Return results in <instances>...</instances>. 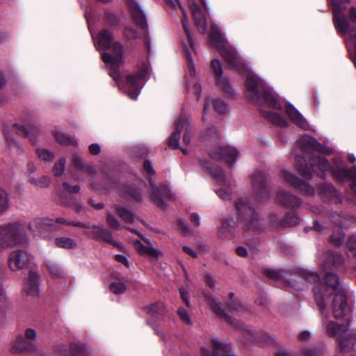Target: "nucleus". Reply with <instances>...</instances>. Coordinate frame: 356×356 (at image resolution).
Here are the masks:
<instances>
[{
	"instance_id": "5701e85b",
	"label": "nucleus",
	"mask_w": 356,
	"mask_h": 356,
	"mask_svg": "<svg viewBox=\"0 0 356 356\" xmlns=\"http://www.w3.org/2000/svg\"><path fill=\"white\" fill-rule=\"evenodd\" d=\"M278 202L286 207L296 208L300 206L301 200L296 195L285 191L280 192L277 195Z\"/></svg>"
},
{
	"instance_id": "b1692460",
	"label": "nucleus",
	"mask_w": 356,
	"mask_h": 356,
	"mask_svg": "<svg viewBox=\"0 0 356 356\" xmlns=\"http://www.w3.org/2000/svg\"><path fill=\"white\" fill-rule=\"evenodd\" d=\"M179 124H181V133L184 131L183 142L186 145L190 144L192 130L191 117L186 115H181Z\"/></svg>"
},
{
	"instance_id": "79ce46f5",
	"label": "nucleus",
	"mask_w": 356,
	"mask_h": 356,
	"mask_svg": "<svg viewBox=\"0 0 356 356\" xmlns=\"http://www.w3.org/2000/svg\"><path fill=\"white\" fill-rule=\"evenodd\" d=\"M29 181L31 184L40 188H46L49 186L50 184V179L46 176H40L38 177H30Z\"/></svg>"
},
{
	"instance_id": "49530a36",
	"label": "nucleus",
	"mask_w": 356,
	"mask_h": 356,
	"mask_svg": "<svg viewBox=\"0 0 356 356\" xmlns=\"http://www.w3.org/2000/svg\"><path fill=\"white\" fill-rule=\"evenodd\" d=\"M296 164L301 176L307 179H309L311 177V172L306 165L305 159L299 158V160H297L296 161Z\"/></svg>"
},
{
	"instance_id": "a18cd8bd",
	"label": "nucleus",
	"mask_w": 356,
	"mask_h": 356,
	"mask_svg": "<svg viewBox=\"0 0 356 356\" xmlns=\"http://www.w3.org/2000/svg\"><path fill=\"white\" fill-rule=\"evenodd\" d=\"M46 266L51 275L55 277H61L65 274L63 269L56 264L47 261Z\"/></svg>"
},
{
	"instance_id": "e2e57ef3",
	"label": "nucleus",
	"mask_w": 356,
	"mask_h": 356,
	"mask_svg": "<svg viewBox=\"0 0 356 356\" xmlns=\"http://www.w3.org/2000/svg\"><path fill=\"white\" fill-rule=\"evenodd\" d=\"M178 315L180 318V319L186 324H190L191 321L189 314H188L187 311L182 307H180L178 309Z\"/></svg>"
},
{
	"instance_id": "c85d7f7f",
	"label": "nucleus",
	"mask_w": 356,
	"mask_h": 356,
	"mask_svg": "<svg viewBox=\"0 0 356 356\" xmlns=\"http://www.w3.org/2000/svg\"><path fill=\"white\" fill-rule=\"evenodd\" d=\"M134 245L138 252L143 256H149L157 259L161 255L159 250L151 246H145L140 241H134Z\"/></svg>"
},
{
	"instance_id": "8fccbe9b",
	"label": "nucleus",
	"mask_w": 356,
	"mask_h": 356,
	"mask_svg": "<svg viewBox=\"0 0 356 356\" xmlns=\"http://www.w3.org/2000/svg\"><path fill=\"white\" fill-rule=\"evenodd\" d=\"M66 163V159L65 158H60L58 162H56L53 168L52 171L55 176H60L65 170Z\"/></svg>"
},
{
	"instance_id": "423d86ee",
	"label": "nucleus",
	"mask_w": 356,
	"mask_h": 356,
	"mask_svg": "<svg viewBox=\"0 0 356 356\" xmlns=\"http://www.w3.org/2000/svg\"><path fill=\"white\" fill-rule=\"evenodd\" d=\"M327 333L331 337H337L340 351L346 352L353 346L352 341L356 340V330H349L344 325L333 321L326 325Z\"/></svg>"
},
{
	"instance_id": "6e6d98bb",
	"label": "nucleus",
	"mask_w": 356,
	"mask_h": 356,
	"mask_svg": "<svg viewBox=\"0 0 356 356\" xmlns=\"http://www.w3.org/2000/svg\"><path fill=\"white\" fill-rule=\"evenodd\" d=\"M38 157L43 161H51L54 158V154L46 149H38L36 151Z\"/></svg>"
},
{
	"instance_id": "ea45409f",
	"label": "nucleus",
	"mask_w": 356,
	"mask_h": 356,
	"mask_svg": "<svg viewBox=\"0 0 356 356\" xmlns=\"http://www.w3.org/2000/svg\"><path fill=\"white\" fill-rule=\"evenodd\" d=\"M299 143L305 151H309L311 149L315 148L319 144L315 138L307 135L304 136Z\"/></svg>"
},
{
	"instance_id": "ddd939ff",
	"label": "nucleus",
	"mask_w": 356,
	"mask_h": 356,
	"mask_svg": "<svg viewBox=\"0 0 356 356\" xmlns=\"http://www.w3.org/2000/svg\"><path fill=\"white\" fill-rule=\"evenodd\" d=\"M219 52L227 63L240 72L246 68L244 60L238 55L235 49L229 44L221 47Z\"/></svg>"
},
{
	"instance_id": "6e6552de",
	"label": "nucleus",
	"mask_w": 356,
	"mask_h": 356,
	"mask_svg": "<svg viewBox=\"0 0 356 356\" xmlns=\"http://www.w3.org/2000/svg\"><path fill=\"white\" fill-rule=\"evenodd\" d=\"M199 163L203 169L207 170L217 181L225 188L216 191L217 195L222 200L227 201L231 199L232 190L229 188V183L227 181L225 175L220 168L213 167L211 162L205 159H200Z\"/></svg>"
},
{
	"instance_id": "69168bd1",
	"label": "nucleus",
	"mask_w": 356,
	"mask_h": 356,
	"mask_svg": "<svg viewBox=\"0 0 356 356\" xmlns=\"http://www.w3.org/2000/svg\"><path fill=\"white\" fill-rule=\"evenodd\" d=\"M347 245L348 248L354 252V254L356 255V236H352L349 238Z\"/></svg>"
},
{
	"instance_id": "a878e982",
	"label": "nucleus",
	"mask_w": 356,
	"mask_h": 356,
	"mask_svg": "<svg viewBox=\"0 0 356 356\" xmlns=\"http://www.w3.org/2000/svg\"><path fill=\"white\" fill-rule=\"evenodd\" d=\"M31 348V345L25 340L22 334L17 335L10 344V350L13 353L30 350Z\"/></svg>"
},
{
	"instance_id": "a211bd4d",
	"label": "nucleus",
	"mask_w": 356,
	"mask_h": 356,
	"mask_svg": "<svg viewBox=\"0 0 356 356\" xmlns=\"http://www.w3.org/2000/svg\"><path fill=\"white\" fill-rule=\"evenodd\" d=\"M149 184L152 188L151 197L152 200L159 207L164 208L165 203L163 197L170 200L171 195L170 194V191L165 187H162L161 188H157V186L152 183V179H149Z\"/></svg>"
},
{
	"instance_id": "20e7f679",
	"label": "nucleus",
	"mask_w": 356,
	"mask_h": 356,
	"mask_svg": "<svg viewBox=\"0 0 356 356\" xmlns=\"http://www.w3.org/2000/svg\"><path fill=\"white\" fill-rule=\"evenodd\" d=\"M204 298L208 305L213 312L219 317H222L225 320L234 327L241 329L246 337L247 342L250 343H268L270 341V337L264 332H254L250 328L241 325L237 321L233 319L224 312L222 309L221 303L218 302L211 293H205Z\"/></svg>"
},
{
	"instance_id": "4be33fe9",
	"label": "nucleus",
	"mask_w": 356,
	"mask_h": 356,
	"mask_svg": "<svg viewBox=\"0 0 356 356\" xmlns=\"http://www.w3.org/2000/svg\"><path fill=\"white\" fill-rule=\"evenodd\" d=\"M39 280L38 275L35 272L30 270L29 279L25 281L23 287L27 295L31 296H35L38 295Z\"/></svg>"
},
{
	"instance_id": "f3484780",
	"label": "nucleus",
	"mask_w": 356,
	"mask_h": 356,
	"mask_svg": "<svg viewBox=\"0 0 356 356\" xmlns=\"http://www.w3.org/2000/svg\"><path fill=\"white\" fill-rule=\"evenodd\" d=\"M282 177L286 181L298 188L305 194L312 195L314 193V189L312 186H311L307 182L301 181L298 177H296L290 172L284 170L282 172Z\"/></svg>"
},
{
	"instance_id": "5fc2aeb1",
	"label": "nucleus",
	"mask_w": 356,
	"mask_h": 356,
	"mask_svg": "<svg viewBox=\"0 0 356 356\" xmlns=\"http://www.w3.org/2000/svg\"><path fill=\"white\" fill-rule=\"evenodd\" d=\"M106 222L108 225L115 229H121L120 223L117 218L110 212L106 213Z\"/></svg>"
},
{
	"instance_id": "9b49d317",
	"label": "nucleus",
	"mask_w": 356,
	"mask_h": 356,
	"mask_svg": "<svg viewBox=\"0 0 356 356\" xmlns=\"http://www.w3.org/2000/svg\"><path fill=\"white\" fill-rule=\"evenodd\" d=\"M252 183L256 200L261 202L269 197L268 179L262 172H257L252 176Z\"/></svg>"
},
{
	"instance_id": "603ef678",
	"label": "nucleus",
	"mask_w": 356,
	"mask_h": 356,
	"mask_svg": "<svg viewBox=\"0 0 356 356\" xmlns=\"http://www.w3.org/2000/svg\"><path fill=\"white\" fill-rule=\"evenodd\" d=\"M109 289L115 294H121L125 291L126 286L122 282H116L111 283Z\"/></svg>"
},
{
	"instance_id": "680f3d73",
	"label": "nucleus",
	"mask_w": 356,
	"mask_h": 356,
	"mask_svg": "<svg viewBox=\"0 0 356 356\" xmlns=\"http://www.w3.org/2000/svg\"><path fill=\"white\" fill-rule=\"evenodd\" d=\"M320 190H321V193H323L325 195H331L333 193H336L333 185L332 184H328V183L321 185Z\"/></svg>"
},
{
	"instance_id": "a19ab883",
	"label": "nucleus",
	"mask_w": 356,
	"mask_h": 356,
	"mask_svg": "<svg viewBox=\"0 0 356 356\" xmlns=\"http://www.w3.org/2000/svg\"><path fill=\"white\" fill-rule=\"evenodd\" d=\"M72 165L79 170H86L90 172H92L93 168L91 166H86L81 159L78 154H73L71 159Z\"/></svg>"
},
{
	"instance_id": "0e129e2a",
	"label": "nucleus",
	"mask_w": 356,
	"mask_h": 356,
	"mask_svg": "<svg viewBox=\"0 0 356 356\" xmlns=\"http://www.w3.org/2000/svg\"><path fill=\"white\" fill-rule=\"evenodd\" d=\"M300 277L308 282H315L318 279V275L311 272H304L300 275Z\"/></svg>"
},
{
	"instance_id": "c756f323",
	"label": "nucleus",
	"mask_w": 356,
	"mask_h": 356,
	"mask_svg": "<svg viewBox=\"0 0 356 356\" xmlns=\"http://www.w3.org/2000/svg\"><path fill=\"white\" fill-rule=\"evenodd\" d=\"M313 171H321L323 174L326 171H330L331 166L328 161L323 156H314L310 161Z\"/></svg>"
},
{
	"instance_id": "9d476101",
	"label": "nucleus",
	"mask_w": 356,
	"mask_h": 356,
	"mask_svg": "<svg viewBox=\"0 0 356 356\" xmlns=\"http://www.w3.org/2000/svg\"><path fill=\"white\" fill-rule=\"evenodd\" d=\"M32 255L25 250H15L8 256L9 268L17 271L27 268L32 262Z\"/></svg>"
},
{
	"instance_id": "393cba45",
	"label": "nucleus",
	"mask_w": 356,
	"mask_h": 356,
	"mask_svg": "<svg viewBox=\"0 0 356 356\" xmlns=\"http://www.w3.org/2000/svg\"><path fill=\"white\" fill-rule=\"evenodd\" d=\"M209 36L211 43L219 51H220L221 47L229 44L226 42L223 34L215 25H211Z\"/></svg>"
},
{
	"instance_id": "f8f14e48",
	"label": "nucleus",
	"mask_w": 356,
	"mask_h": 356,
	"mask_svg": "<svg viewBox=\"0 0 356 356\" xmlns=\"http://www.w3.org/2000/svg\"><path fill=\"white\" fill-rule=\"evenodd\" d=\"M182 11H183V14H184V17L181 19L182 26H183V29H184L185 33L187 36L188 43V45H186V44H183V48H184V51L185 53L186 60L188 61V67L189 73H190L191 76H194L195 75V66L193 63V57H192L193 54L194 52V49H193L194 40L193 39L191 34L189 32V30L188 28V19L186 16L185 11L183 8H182Z\"/></svg>"
},
{
	"instance_id": "09e8293b",
	"label": "nucleus",
	"mask_w": 356,
	"mask_h": 356,
	"mask_svg": "<svg viewBox=\"0 0 356 356\" xmlns=\"http://www.w3.org/2000/svg\"><path fill=\"white\" fill-rule=\"evenodd\" d=\"M146 312L153 317H156L157 314H161L163 310L162 303H153L145 307Z\"/></svg>"
},
{
	"instance_id": "de8ad7c7",
	"label": "nucleus",
	"mask_w": 356,
	"mask_h": 356,
	"mask_svg": "<svg viewBox=\"0 0 356 356\" xmlns=\"http://www.w3.org/2000/svg\"><path fill=\"white\" fill-rule=\"evenodd\" d=\"M9 207L8 193L0 187V213L6 211Z\"/></svg>"
},
{
	"instance_id": "864d4df0",
	"label": "nucleus",
	"mask_w": 356,
	"mask_h": 356,
	"mask_svg": "<svg viewBox=\"0 0 356 356\" xmlns=\"http://www.w3.org/2000/svg\"><path fill=\"white\" fill-rule=\"evenodd\" d=\"M213 108L216 112L220 114H225L228 111L227 104L220 99H216L213 102Z\"/></svg>"
},
{
	"instance_id": "7ed1b4c3",
	"label": "nucleus",
	"mask_w": 356,
	"mask_h": 356,
	"mask_svg": "<svg viewBox=\"0 0 356 356\" xmlns=\"http://www.w3.org/2000/svg\"><path fill=\"white\" fill-rule=\"evenodd\" d=\"M245 95L254 104L258 106H266L275 111H280L282 106L273 94L265 81L256 74L249 72L245 80Z\"/></svg>"
},
{
	"instance_id": "f03ea898",
	"label": "nucleus",
	"mask_w": 356,
	"mask_h": 356,
	"mask_svg": "<svg viewBox=\"0 0 356 356\" xmlns=\"http://www.w3.org/2000/svg\"><path fill=\"white\" fill-rule=\"evenodd\" d=\"M98 44L102 49H109L111 53L104 52L102 58L105 63L110 65L109 75L116 81L119 88L132 99H136L140 92L144 82L149 74L148 66L143 64L137 72L127 75L125 80L121 79L119 65L123 61V47L118 41H114L112 33L106 29L102 30L98 38Z\"/></svg>"
},
{
	"instance_id": "052dcab7",
	"label": "nucleus",
	"mask_w": 356,
	"mask_h": 356,
	"mask_svg": "<svg viewBox=\"0 0 356 356\" xmlns=\"http://www.w3.org/2000/svg\"><path fill=\"white\" fill-rule=\"evenodd\" d=\"M125 195H127V197L134 200L136 202H140L142 200L140 193L137 190L128 188L125 193Z\"/></svg>"
},
{
	"instance_id": "f257e3e1",
	"label": "nucleus",
	"mask_w": 356,
	"mask_h": 356,
	"mask_svg": "<svg viewBox=\"0 0 356 356\" xmlns=\"http://www.w3.org/2000/svg\"><path fill=\"white\" fill-rule=\"evenodd\" d=\"M343 261L342 256L337 252L327 251L323 254L321 273L323 279L316 284L314 288V299L323 316L325 315L324 310L331 296H334L332 311L335 318H343L351 312L346 296L340 286L338 276L329 271L332 267L342 265Z\"/></svg>"
},
{
	"instance_id": "72a5a7b5",
	"label": "nucleus",
	"mask_w": 356,
	"mask_h": 356,
	"mask_svg": "<svg viewBox=\"0 0 356 356\" xmlns=\"http://www.w3.org/2000/svg\"><path fill=\"white\" fill-rule=\"evenodd\" d=\"M55 245L59 248L63 249H74L76 248L77 243L75 240L70 237L60 236L57 237L54 240Z\"/></svg>"
},
{
	"instance_id": "dca6fc26",
	"label": "nucleus",
	"mask_w": 356,
	"mask_h": 356,
	"mask_svg": "<svg viewBox=\"0 0 356 356\" xmlns=\"http://www.w3.org/2000/svg\"><path fill=\"white\" fill-rule=\"evenodd\" d=\"M127 3L133 19L145 33L147 24L143 10L135 0H127Z\"/></svg>"
},
{
	"instance_id": "4c0bfd02",
	"label": "nucleus",
	"mask_w": 356,
	"mask_h": 356,
	"mask_svg": "<svg viewBox=\"0 0 356 356\" xmlns=\"http://www.w3.org/2000/svg\"><path fill=\"white\" fill-rule=\"evenodd\" d=\"M230 300L227 303V308L230 312H242L246 311V307L239 300L234 299V293H229Z\"/></svg>"
},
{
	"instance_id": "6ab92c4d",
	"label": "nucleus",
	"mask_w": 356,
	"mask_h": 356,
	"mask_svg": "<svg viewBox=\"0 0 356 356\" xmlns=\"http://www.w3.org/2000/svg\"><path fill=\"white\" fill-rule=\"evenodd\" d=\"M56 356H86L85 346L81 343H72L70 346V353L67 348L63 346H59L57 348Z\"/></svg>"
},
{
	"instance_id": "3c124183",
	"label": "nucleus",
	"mask_w": 356,
	"mask_h": 356,
	"mask_svg": "<svg viewBox=\"0 0 356 356\" xmlns=\"http://www.w3.org/2000/svg\"><path fill=\"white\" fill-rule=\"evenodd\" d=\"M299 220L296 213H289L282 219L280 222L282 226H292L296 225L298 223Z\"/></svg>"
},
{
	"instance_id": "774afa93",
	"label": "nucleus",
	"mask_w": 356,
	"mask_h": 356,
	"mask_svg": "<svg viewBox=\"0 0 356 356\" xmlns=\"http://www.w3.org/2000/svg\"><path fill=\"white\" fill-rule=\"evenodd\" d=\"M320 353L313 348H305L303 350L302 356H320Z\"/></svg>"
},
{
	"instance_id": "2eb2a0df",
	"label": "nucleus",
	"mask_w": 356,
	"mask_h": 356,
	"mask_svg": "<svg viewBox=\"0 0 356 356\" xmlns=\"http://www.w3.org/2000/svg\"><path fill=\"white\" fill-rule=\"evenodd\" d=\"M211 66L216 75L217 85L225 92L227 97L233 96V90L228 81L222 77V70L220 61L218 59H213L211 62Z\"/></svg>"
},
{
	"instance_id": "c9c22d12",
	"label": "nucleus",
	"mask_w": 356,
	"mask_h": 356,
	"mask_svg": "<svg viewBox=\"0 0 356 356\" xmlns=\"http://www.w3.org/2000/svg\"><path fill=\"white\" fill-rule=\"evenodd\" d=\"M56 140L63 145L76 146V141L71 136L61 131H56L54 134Z\"/></svg>"
},
{
	"instance_id": "412c9836",
	"label": "nucleus",
	"mask_w": 356,
	"mask_h": 356,
	"mask_svg": "<svg viewBox=\"0 0 356 356\" xmlns=\"http://www.w3.org/2000/svg\"><path fill=\"white\" fill-rule=\"evenodd\" d=\"M286 113L289 118L300 128L307 130L309 129V125L303 118V116L298 112V111L291 104L286 105Z\"/></svg>"
},
{
	"instance_id": "13d9d810",
	"label": "nucleus",
	"mask_w": 356,
	"mask_h": 356,
	"mask_svg": "<svg viewBox=\"0 0 356 356\" xmlns=\"http://www.w3.org/2000/svg\"><path fill=\"white\" fill-rule=\"evenodd\" d=\"M14 128L18 135L24 137H29L31 141L33 140L32 134L27 130L26 127L19 124H14Z\"/></svg>"
},
{
	"instance_id": "7c9ffc66",
	"label": "nucleus",
	"mask_w": 356,
	"mask_h": 356,
	"mask_svg": "<svg viewBox=\"0 0 356 356\" xmlns=\"http://www.w3.org/2000/svg\"><path fill=\"white\" fill-rule=\"evenodd\" d=\"M211 343L213 356H234L228 353L230 348L229 344L222 343L218 339H213Z\"/></svg>"
},
{
	"instance_id": "338daca9",
	"label": "nucleus",
	"mask_w": 356,
	"mask_h": 356,
	"mask_svg": "<svg viewBox=\"0 0 356 356\" xmlns=\"http://www.w3.org/2000/svg\"><path fill=\"white\" fill-rule=\"evenodd\" d=\"M350 40L355 43V56L353 60L356 67V29L350 31Z\"/></svg>"
},
{
	"instance_id": "bf43d9fd",
	"label": "nucleus",
	"mask_w": 356,
	"mask_h": 356,
	"mask_svg": "<svg viewBox=\"0 0 356 356\" xmlns=\"http://www.w3.org/2000/svg\"><path fill=\"white\" fill-rule=\"evenodd\" d=\"M344 235L342 234H334L329 238V241L335 246H340L344 242Z\"/></svg>"
},
{
	"instance_id": "cd10ccee",
	"label": "nucleus",
	"mask_w": 356,
	"mask_h": 356,
	"mask_svg": "<svg viewBox=\"0 0 356 356\" xmlns=\"http://www.w3.org/2000/svg\"><path fill=\"white\" fill-rule=\"evenodd\" d=\"M264 274L272 280H286L288 282L289 284L291 285L292 287L297 288L298 289H300L301 288L296 286V281L292 280H289L287 278L286 272L282 270H275L273 269H266L264 270Z\"/></svg>"
},
{
	"instance_id": "58836bf2",
	"label": "nucleus",
	"mask_w": 356,
	"mask_h": 356,
	"mask_svg": "<svg viewBox=\"0 0 356 356\" xmlns=\"http://www.w3.org/2000/svg\"><path fill=\"white\" fill-rule=\"evenodd\" d=\"M193 16L198 31L204 33L207 31V24L203 13L202 11L195 13Z\"/></svg>"
},
{
	"instance_id": "2f4dec72",
	"label": "nucleus",
	"mask_w": 356,
	"mask_h": 356,
	"mask_svg": "<svg viewBox=\"0 0 356 356\" xmlns=\"http://www.w3.org/2000/svg\"><path fill=\"white\" fill-rule=\"evenodd\" d=\"M234 227V222L232 218L227 217L223 218L221 222V227L218 230V235L221 238H225L231 236Z\"/></svg>"
},
{
	"instance_id": "c03bdc74",
	"label": "nucleus",
	"mask_w": 356,
	"mask_h": 356,
	"mask_svg": "<svg viewBox=\"0 0 356 356\" xmlns=\"http://www.w3.org/2000/svg\"><path fill=\"white\" fill-rule=\"evenodd\" d=\"M265 116L273 123L280 126L284 127L286 125V120L276 113L264 112Z\"/></svg>"
},
{
	"instance_id": "0eeeda50",
	"label": "nucleus",
	"mask_w": 356,
	"mask_h": 356,
	"mask_svg": "<svg viewBox=\"0 0 356 356\" xmlns=\"http://www.w3.org/2000/svg\"><path fill=\"white\" fill-rule=\"evenodd\" d=\"M235 207L238 212V220L244 223L247 229L255 231L261 230L258 215L246 200L238 199L235 202Z\"/></svg>"
},
{
	"instance_id": "473e14b6",
	"label": "nucleus",
	"mask_w": 356,
	"mask_h": 356,
	"mask_svg": "<svg viewBox=\"0 0 356 356\" xmlns=\"http://www.w3.org/2000/svg\"><path fill=\"white\" fill-rule=\"evenodd\" d=\"M113 209L116 213L122 218V220L127 224L134 222L137 217L134 213L126 208L122 207L119 205L114 204Z\"/></svg>"
},
{
	"instance_id": "4468645a",
	"label": "nucleus",
	"mask_w": 356,
	"mask_h": 356,
	"mask_svg": "<svg viewBox=\"0 0 356 356\" xmlns=\"http://www.w3.org/2000/svg\"><path fill=\"white\" fill-rule=\"evenodd\" d=\"M209 154L212 159L216 160L223 159L231 165L236 162L238 152L234 147L222 146L216 149L209 150Z\"/></svg>"
},
{
	"instance_id": "37998d69",
	"label": "nucleus",
	"mask_w": 356,
	"mask_h": 356,
	"mask_svg": "<svg viewBox=\"0 0 356 356\" xmlns=\"http://www.w3.org/2000/svg\"><path fill=\"white\" fill-rule=\"evenodd\" d=\"M220 133L216 127H211L205 130L202 134V140L204 142L209 141L211 139L219 138Z\"/></svg>"
},
{
	"instance_id": "aec40b11",
	"label": "nucleus",
	"mask_w": 356,
	"mask_h": 356,
	"mask_svg": "<svg viewBox=\"0 0 356 356\" xmlns=\"http://www.w3.org/2000/svg\"><path fill=\"white\" fill-rule=\"evenodd\" d=\"M92 238L95 240H102L106 243L117 246H119L118 243L113 239L111 232L106 229L102 226L93 225L92 227Z\"/></svg>"
},
{
	"instance_id": "bb28decb",
	"label": "nucleus",
	"mask_w": 356,
	"mask_h": 356,
	"mask_svg": "<svg viewBox=\"0 0 356 356\" xmlns=\"http://www.w3.org/2000/svg\"><path fill=\"white\" fill-rule=\"evenodd\" d=\"M264 274L272 280H286L288 282L289 284L291 285L292 287L297 288L298 289H300L301 288L296 286V281L292 280H289L287 278L286 272L282 270H275L273 269H266L264 270Z\"/></svg>"
},
{
	"instance_id": "e433bc0d",
	"label": "nucleus",
	"mask_w": 356,
	"mask_h": 356,
	"mask_svg": "<svg viewBox=\"0 0 356 356\" xmlns=\"http://www.w3.org/2000/svg\"><path fill=\"white\" fill-rule=\"evenodd\" d=\"M181 124H179V121L176 124V129L171 134L168 139V146L171 149H179V139L181 134Z\"/></svg>"
},
{
	"instance_id": "1a4fd4ad",
	"label": "nucleus",
	"mask_w": 356,
	"mask_h": 356,
	"mask_svg": "<svg viewBox=\"0 0 356 356\" xmlns=\"http://www.w3.org/2000/svg\"><path fill=\"white\" fill-rule=\"evenodd\" d=\"M331 3L332 5L333 22L336 29L341 35L345 36L348 33L350 37V31L356 29V26L350 29V23L345 15L346 5L339 0H331Z\"/></svg>"
},
{
	"instance_id": "39448f33",
	"label": "nucleus",
	"mask_w": 356,
	"mask_h": 356,
	"mask_svg": "<svg viewBox=\"0 0 356 356\" xmlns=\"http://www.w3.org/2000/svg\"><path fill=\"white\" fill-rule=\"evenodd\" d=\"M28 242L29 237L22 222H13L0 225V252Z\"/></svg>"
},
{
	"instance_id": "f704fd0d",
	"label": "nucleus",
	"mask_w": 356,
	"mask_h": 356,
	"mask_svg": "<svg viewBox=\"0 0 356 356\" xmlns=\"http://www.w3.org/2000/svg\"><path fill=\"white\" fill-rule=\"evenodd\" d=\"M332 172L334 177L339 181H343L346 179H352L353 175V168H348L347 167L333 168Z\"/></svg>"
},
{
	"instance_id": "4d7b16f0",
	"label": "nucleus",
	"mask_w": 356,
	"mask_h": 356,
	"mask_svg": "<svg viewBox=\"0 0 356 356\" xmlns=\"http://www.w3.org/2000/svg\"><path fill=\"white\" fill-rule=\"evenodd\" d=\"M56 222L60 224H64L67 225H72L74 227H83V228H88V226L83 222H74V221H69L63 218H57L56 219Z\"/></svg>"
}]
</instances>
